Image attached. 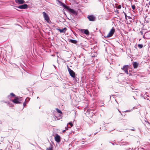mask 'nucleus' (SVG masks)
<instances>
[{
  "instance_id": "1",
  "label": "nucleus",
  "mask_w": 150,
  "mask_h": 150,
  "mask_svg": "<svg viewBox=\"0 0 150 150\" xmlns=\"http://www.w3.org/2000/svg\"><path fill=\"white\" fill-rule=\"evenodd\" d=\"M58 1L60 3V6H62L64 8L69 11L70 12L72 13L73 14H75L76 13V12L74 10L69 8V6H66L65 4L61 2L60 1L58 0Z\"/></svg>"
},
{
  "instance_id": "27",
  "label": "nucleus",
  "mask_w": 150,
  "mask_h": 150,
  "mask_svg": "<svg viewBox=\"0 0 150 150\" xmlns=\"http://www.w3.org/2000/svg\"><path fill=\"white\" fill-rule=\"evenodd\" d=\"M68 128H70V127H68V125H67V127H65L66 130L68 129Z\"/></svg>"
},
{
  "instance_id": "39",
  "label": "nucleus",
  "mask_w": 150,
  "mask_h": 150,
  "mask_svg": "<svg viewBox=\"0 0 150 150\" xmlns=\"http://www.w3.org/2000/svg\"><path fill=\"white\" fill-rule=\"evenodd\" d=\"M126 143L128 144V142Z\"/></svg>"
},
{
  "instance_id": "12",
  "label": "nucleus",
  "mask_w": 150,
  "mask_h": 150,
  "mask_svg": "<svg viewBox=\"0 0 150 150\" xmlns=\"http://www.w3.org/2000/svg\"><path fill=\"white\" fill-rule=\"evenodd\" d=\"M81 32L87 35H88L89 34V32L87 29H82Z\"/></svg>"
},
{
  "instance_id": "30",
  "label": "nucleus",
  "mask_w": 150,
  "mask_h": 150,
  "mask_svg": "<svg viewBox=\"0 0 150 150\" xmlns=\"http://www.w3.org/2000/svg\"><path fill=\"white\" fill-rule=\"evenodd\" d=\"M127 17L129 19H131V17L129 16H127Z\"/></svg>"
},
{
  "instance_id": "26",
  "label": "nucleus",
  "mask_w": 150,
  "mask_h": 150,
  "mask_svg": "<svg viewBox=\"0 0 150 150\" xmlns=\"http://www.w3.org/2000/svg\"><path fill=\"white\" fill-rule=\"evenodd\" d=\"M67 125H71V127H72L73 126V124L71 122H69L68 124H67Z\"/></svg>"
},
{
  "instance_id": "23",
  "label": "nucleus",
  "mask_w": 150,
  "mask_h": 150,
  "mask_svg": "<svg viewBox=\"0 0 150 150\" xmlns=\"http://www.w3.org/2000/svg\"><path fill=\"white\" fill-rule=\"evenodd\" d=\"M132 8L133 10H134L135 8V6L134 5H132Z\"/></svg>"
},
{
  "instance_id": "25",
  "label": "nucleus",
  "mask_w": 150,
  "mask_h": 150,
  "mask_svg": "<svg viewBox=\"0 0 150 150\" xmlns=\"http://www.w3.org/2000/svg\"><path fill=\"white\" fill-rule=\"evenodd\" d=\"M123 13L125 15V19L126 20H127V14H126V13H125V12H123Z\"/></svg>"
},
{
  "instance_id": "20",
  "label": "nucleus",
  "mask_w": 150,
  "mask_h": 150,
  "mask_svg": "<svg viewBox=\"0 0 150 150\" xmlns=\"http://www.w3.org/2000/svg\"><path fill=\"white\" fill-rule=\"evenodd\" d=\"M138 47L139 48L141 49L143 47V45L142 44H138Z\"/></svg>"
},
{
  "instance_id": "10",
  "label": "nucleus",
  "mask_w": 150,
  "mask_h": 150,
  "mask_svg": "<svg viewBox=\"0 0 150 150\" xmlns=\"http://www.w3.org/2000/svg\"><path fill=\"white\" fill-rule=\"evenodd\" d=\"M87 18L89 19V21H95L96 18L93 15H91L87 17Z\"/></svg>"
},
{
  "instance_id": "6",
  "label": "nucleus",
  "mask_w": 150,
  "mask_h": 150,
  "mask_svg": "<svg viewBox=\"0 0 150 150\" xmlns=\"http://www.w3.org/2000/svg\"><path fill=\"white\" fill-rule=\"evenodd\" d=\"M67 68L68 70L70 76L73 78L75 77V73L70 68H69V66L67 65Z\"/></svg>"
},
{
  "instance_id": "33",
  "label": "nucleus",
  "mask_w": 150,
  "mask_h": 150,
  "mask_svg": "<svg viewBox=\"0 0 150 150\" xmlns=\"http://www.w3.org/2000/svg\"><path fill=\"white\" fill-rule=\"evenodd\" d=\"M66 131V130H64L63 131V132H65Z\"/></svg>"
},
{
  "instance_id": "38",
  "label": "nucleus",
  "mask_w": 150,
  "mask_h": 150,
  "mask_svg": "<svg viewBox=\"0 0 150 150\" xmlns=\"http://www.w3.org/2000/svg\"><path fill=\"white\" fill-rule=\"evenodd\" d=\"M112 144L114 145V144L113 143H112Z\"/></svg>"
},
{
  "instance_id": "8",
  "label": "nucleus",
  "mask_w": 150,
  "mask_h": 150,
  "mask_svg": "<svg viewBox=\"0 0 150 150\" xmlns=\"http://www.w3.org/2000/svg\"><path fill=\"white\" fill-rule=\"evenodd\" d=\"M129 67V66L128 65H124L123 67L122 68L123 71H125L127 74H128L129 73L128 71V70Z\"/></svg>"
},
{
  "instance_id": "17",
  "label": "nucleus",
  "mask_w": 150,
  "mask_h": 150,
  "mask_svg": "<svg viewBox=\"0 0 150 150\" xmlns=\"http://www.w3.org/2000/svg\"><path fill=\"white\" fill-rule=\"evenodd\" d=\"M16 96L13 93H11L10 94V95H8V98H11L12 97H15Z\"/></svg>"
},
{
  "instance_id": "36",
  "label": "nucleus",
  "mask_w": 150,
  "mask_h": 150,
  "mask_svg": "<svg viewBox=\"0 0 150 150\" xmlns=\"http://www.w3.org/2000/svg\"><path fill=\"white\" fill-rule=\"evenodd\" d=\"M149 5H150V1H149Z\"/></svg>"
},
{
  "instance_id": "24",
  "label": "nucleus",
  "mask_w": 150,
  "mask_h": 150,
  "mask_svg": "<svg viewBox=\"0 0 150 150\" xmlns=\"http://www.w3.org/2000/svg\"><path fill=\"white\" fill-rule=\"evenodd\" d=\"M114 12L115 13L117 14H119V11L117 9H116L115 10Z\"/></svg>"
},
{
  "instance_id": "22",
  "label": "nucleus",
  "mask_w": 150,
  "mask_h": 150,
  "mask_svg": "<svg viewBox=\"0 0 150 150\" xmlns=\"http://www.w3.org/2000/svg\"><path fill=\"white\" fill-rule=\"evenodd\" d=\"M116 8L120 9L121 8V5H119L118 6L116 7Z\"/></svg>"
},
{
  "instance_id": "21",
  "label": "nucleus",
  "mask_w": 150,
  "mask_h": 150,
  "mask_svg": "<svg viewBox=\"0 0 150 150\" xmlns=\"http://www.w3.org/2000/svg\"><path fill=\"white\" fill-rule=\"evenodd\" d=\"M47 150H52V148L51 146L50 147L47 148L46 149Z\"/></svg>"
},
{
  "instance_id": "2",
  "label": "nucleus",
  "mask_w": 150,
  "mask_h": 150,
  "mask_svg": "<svg viewBox=\"0 0 150 150\" xmlns=\"http://www.w3.org/2000/svg\"><path fill=\"white\" fill-rule=\"evenodd\" d=\"M58 1L60 3V6H62L64 8L69 11L70 12L72 13L73 14H75L76 13V12L74 10L69 8V6H66L65 4L61 2L60 1L58 0Z\"/></svg>"
},
{
  "instance_id": "37",
  "label": "nucleus",
  "mask_w": 150,
  "mask_h": 150,
  "mask_svg": "<svg viewBox=\"0 0 150 150\" xmlns=\"http://www.w3.org/2000/svg\"><path fill=\"white\" fill-rule=\"evenodd\" d=\"M121 113V114L122 115V114L120 112V111H119Z\"/></svg>"
},
{
  "instance_id": "35",
  "label": "nucleus",
  "mask_w": 150,
  "mask_h": 150,
  "mask_svg": "<svg viewBox=\"0 0 150 150\" xmlns=\"http://www.w3.org/2000/svg\"><path fill=\"white\" fill-rule=\"evenodd\" d=\"M16 9V10H17V11H19V10L18 9Z\"/></svg>"
},
{
  "instance_id": "5",
  "label": "nucleus",
  "mask_w": 150,
  "mask_h": 150,
  "mask_svg": "<svg viewBox=\"0 0 150 150\" xmlns=\"http://www.w3.org/2000/svg\"><path fill=\"white\" fill-rule=\"evenodd\" d=\"M32 42L34 47H36L38 45V37L37 34H35L33 37Z\"/></svg>"
},
{
  "instance_id": "18",
  "label": "nucleus",
  "mask_w": 150,
  "mask_h": 150,
  "mask_svg": "<svg viewBox=\"0 0 150 150\" xmlns=\"http://www.w3.org/2000/svg\"><path fill=\"white\" fill-rule=\"evenodd\" d=\"M69 42L74 44H76L77 43V41L71 39L69 40Z\"/></svg>"
},
{
  "instance_id": "34",
  "label": "nucleus",
  "mask_w": 150,
  "mask_h": 150,
  "mask_svg": "<svg viewBox=\"0 0 150 150\" xmlns=\"http://www.w3.org/2000/svg\"><path fill=\"white\" fill-rule=\"evenodd\" d=\"M35 50L36 51V52H37V49H36V48H35Z\"/></svg>"
},
{
  "instance_id": "3",
  "label": "nucleus",
  "mask_w": 150,
  "mask_h": 150,
  "mask_svg": "<svg viewBox=\"0 0 150 150\" xmlns=\"http://www.w3.org/2000/svg\"><path fill=\"white\" fill-rule=\"evenodd\" d=\"M23 99L22 97H18V96H15L14 99L11 100V101L15 104L21 103L23 102Z\"/></svg>"
},
{
  "instance_id": "4",
  "label": "nucleus",
  "mask_w": 150,
  "mask_h": 150,
  "mask_svg": "<svg viewBox=\"0 0 150 150\" xmlns=\"http://www.w3.org/2000/svg\"><path fill=\"white\" fill-rule=\"evenodd\" d=\"M42 13L43 18L46 22L49 23H51V21L50 20V18L48 15L45 12H43Z\"/></svg>"
},
{
  "instance_id": "14",
  "label": "nucleus",
  "mask_w": 150,
  "mask_h": 150,
  "mask_svg": "<svg viewBox=\"0 0 150 150\" xmlns=\"http://www.w3.org/2000/svg\"><path fill=\"white\" fill-rule=\"evenodd\" d=\"M133 65L134 68V69H136L138 67L139 65V63L136 62H133Z\"/></svg>"
},
{
  "instance_id": "11",
  "label": "nucleus",
  "mask_w": 150,
  "mask_h": 150,
  "mask_svg": "<svg viewBox=\"0 0 150 150\" xmlns=\"http://www.w3.org/2000/svg\"><path fill=\"white\" fill-rule=\"evenodd\" d=\"M15 2L18 4H23L25 3L24 0H15Z\"/></svg>"
},
{
  "instance_id": "32",
  "label": "nucleus",
  "mask_w": 150,
  "mask_h": 150,
  "mask_svg": "<svg viewBox=\"0 0 150 150\" xmlns=\"http://www.w3.org/2000/svg\"><path fill=\"white\" fill-rule=\"evenodd\" d=\"M100 106H103V105H102V104H101L100 105Z\"/></svg>"
},
{
  "instance_id": "13",
  "label": "nucleus",
  "mask_w": 150,
  "mask_h": 150,
  "mask_svg": "<svg viewBox=\"0 0 150 150\" xmlns=\"http://www.w3.org/2000/svg\"><path fill=\"white\" fill-rule=\"evenodd\" d=\"M55 140L57 142H59L60 141V137L59 135H56L54 138Z\"/></svg>"
},
{
  "instance_id": "16",
  "label": "nucleus",
  "mask_w": 150,
  "mask_h": 150,
  "mask_svg": "<svg viewBox=\"0 0 150 150\" xmlns=\"http://www.w3.org/2000/svg\"><path fill=\"white\" fill-rule=\"evenodd\" d=\"M57 30H59L60 33H64L65 32V31L67 30V28H63L62 29H57Z\"/></svg>"
},
{
  "instance_id": "15",
  "label": "nucleus",
  "mask_w": 150,
  "mask_h": 150,
  "mask_svg": "<svg viewBox=\"0 0 150 150\" xmlns=\"http://www.w3.org/2000/svg\"><path fill=\"white\" fill-rule=\"evenodd\" d=\"M30 100L29 98H27L25 100V102L23 103V107H25L26 106V103H28Z\"/></svg>"
},
{
  "instance_id": "19",
  "label": "nucleus",
  "mask_w": 150,
  "mask_h": 150,
  "mask_svg": "<svg viewBox=\"0 0 150 150\" xmlns=\"http://www.w3.org/2000/svg\"><path fill=\"white\" fill-rule=\"evenodd\" d=\"M56 110L58 113L60 114H62V111L58 108H56Z\"/></svg>"
},
{
  "instance_id": "7",
  "label": "nucleus",
  "mask_w": 150,
  "mask_h": 150,
  "mask_svg": "<svg viewBox=\"0 0 150 150\" xmlns=\"http://www.w3.org/2000/svg\"><path fill=\"white\" fill-rule=\"evenodd\" d=\"M17 8L21 9H25L28 7V5L26 4H24L18 6H14Z\"/></svg>"
},
{
  "instance_id": "29",
  "label": "nucleus",
  "mask_w": 150,
  "mask_h": 150,
  "mask_svg": "<svg viewBox=\"0 0 150 150\" xmlns=\"http://www.w3.org/2000/svg\"><path fill=\"white\" fill-rule=\"evenodd\" d=\"M131 130L132 131H135V129H134V128H133L132 129H131Z\"/></svg>"
},
{
  "instance_id": "28",
  "label": "nucleus",
  "mask_w": 150,
  "mask_h": 150,
  "mask_svg": "<svg viewBox=\"0 0 150 150\" xmlns=\"http://www.w3.org/2000/svg\"><path fill=\"white\" fill-rule=\"evenodd\" d=\"M130 112V110H127L125 111L124 112Z\"/></svg>"
},
{
  "instance_id": "31",
  "label": "nucleus",
  "mask_w": 150,
  "mask_h": 150,
  "mask_svg": "<svg viewBox=\"0 0 150 150\" xmlns=\"http://www.w3.org/2000/svg\"><path fill=\"white\" fill-rule=\"evenodd\" d=\"M17 150H20V148H19V147L18 148L17 147Z\"/></svg>"
},
{
  "instance_id": "9",
  "label": "nucleus",
  "mask_w": 150,
  "mask_h": 150,
  "mask_svg": "<svg viewBox=\"0 0 150 150\" xmlns=\"http://www.w3.org/2000/svg\"><path fill=\"white\" fill-rule=\"evenodd\" d=\"M115 31V29L112 28L110 30L108 34L106 36V38H109L111 37Z\"/></svg>"
}]
</instances>
